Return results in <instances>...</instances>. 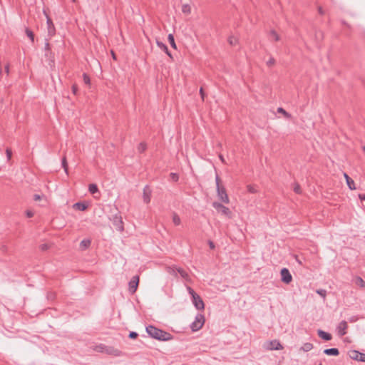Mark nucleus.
<instances>
[{"label":"nucleus","mask_w":365,"mask_h":365,"mask_svg":"<svg viewBox=\"0 0 365 365\" xmlns=\"http://www.w3.org/2000/svg\"><path fill=\"white\" fill-rule=\"evenodd\" d=\"M61 165H62V168H63L64 172L66 173V174L68 175V163H67V160H66V156H63L62 158Z\"/></svg>","instance_id":"5701e85b"},{"label":"nucleus","mask_w":365,"mask_h":365,"mask_svg":"<svg viewBox=\"0 0 365 365\" xmlns=\"http://www.w3.org/2000/svg\"><path fill=\"white\" fill-rule=\"evenodd\" d=\"M317 334H318V336L322 338V339L325 340V341H329L331 339L332 336H331V334L328 333V332H326L322 329H319L317 331Z\"/></svg>","instance_id":"2eb2a0df"},{"label":"nucleus","mask_w":365,"mask_h":365,"mask_svg":"<svg viewBox=\"0 0 365 365\" xmlns=\"http://www.w3.org/2000/svg\"><path fill=\"white\" fill-rule=\"evenodd\" d=\"M192 302L197 309L203 310L205 309V304L199 294L193 295Z\"/></svg>","instance_id":"423d86ee"},{"label":"nucleus","mask_w":365,"mask_h":365,"mask_svg":"<svg viewBox=\"0 0 365 365\" xmlns=\"http://www.w3.org/2000/svg\"><path fill=\"white\" fill-rule=\"evenodd\" d=\"M358 320V318L356 317H352L349 319L350 322H355Z\"/></svg>","instance_id":"09e8293b"},{"label":"nucleus","mask_w":365,"mask_h":365,"mask_svg":"<svg viewBox=\"0 0 365 365\" xmlns=\"http://www.w3.org/2000/svg\"><path fill=\"white\" fill-rule=\"evenodd\" d=\"M107 346L104 345V344H100L98 346H96V350L98 352H101V353H105V349L104 348H106Z\"/></svg>","instance_id":"f704fd0d"},{"label":"nucleus","mask_w":365,"mask_h":365,"mask_svg":"<svg viewBox=\"0 0 365 365\" xmlns=\"http://www.w3.org/2000/svg\"><path fill=\"white\" fill-rule=\"evenodd\" d=\"M281 280L288 284L292 281V276L287 268H282L280 271Z\"/></svg>","instance_id":"39448f33"},{"label":"nucleus","mask_w":365,"mask_h":365,"mask_svg":"<svg viewBox=\"0 0 365 365\" xmlns=\"http://www.w3.org/2000/svg\"><path fill=\"white\" fill-rule=\"evenodd\" d=\"M269 37L271 41H278L280 39L279 36L277 34V32L274 30L270 31Z\"/></svg>","instance_id":"412c9836"},{"label":"nucleus","mask_w":365,"mask_h":365,"mask_svg":"<svg viewBox=\"0 0 365 365\" xmlns=\"http://www.w3.org/2000/svg\"><path fill=\"white\" fill-rule=\"evenodd\" d=\"M173 222L175 225L180 224V218L176 213H174L173 215Z\"/></svg>","instance_id":"c756f323"},{"label":"nucleus","mask_w":365,"mask_h":365,"mask_svg":"<svg viewBox=\"0 0 365 365\" xmlns=\"http://www.w3.org/2000/svg\"><path fill=\"white\" fill-rule=\"evenodd\" d=\"M228 42L231 45V46H235L237 44V39L234 37V36H230L229 38H228Z\"/></svg>","instance_id":"72a5a7b5"},{"label":"nucleus","mask_w":365,"mask_h":365,"mask_svg":"<svg viewBox=\"0 0 365 365\" xmlns=\"http://www.w3.org/2000/svg\"><path fill=\"white\" fill-rule=\"evenodd\" d=\"M187 291L192 298L193 297V295L197 294L190 287H187Z\"/></svg>","instance_id":"ea45409f"},{"label":"nucleus","mask_w":365,"mask_h":365,"mask_svg":"<svg viewBox=\"0 0 365 365\" xmlns=\"http://www.w3.org/2000/svg\"><path fill=\"white\" fill-rule=\"evenodd\" d=\"M295 258H296V261L297 262V263H298L299 264L302 265V261H301L300 259H298V257H297V256H296V257H295Z\"/></svg>","instance_id":"6e6d98bb"},{"label":"nucleus","mask_w":365,"mask_h":365,"mask_svg":"<svg viewBox=\"0 0 365 365\" xmlns=\"http://www.w3.org/2000/svg\"><path fill=\"white\" fill-rule=\"evenodd\" d=\"M344 176L346 179V184L349 187V188L351 190H354L356 189L354 181L346 174L344 173Z\"/></svg>","instance_id":"dca6fc26"},{"label":"nucleus","mask_w":365,"mask_h":365,"mask_svg":"<svg viewBox=\"0 0 365 365\" xmlns=\"http://www.w3.org/2000/svg\"><path fill=\"white\" fill-rule=\"evenodd\" d=\"M200 96H201V97H202V100H204L205 94H204V92H203V89H202V88H200Z\"/></svg>","instance_id":"864d4df0"},{"label":"nucleus","mask_w":365,"mask_h":365,"mask_svg":"<svg viewBox=\"0 0 365 365\" xmlns=\"http://www.w3.org/2000/svg\"><path fill=\"white\" fill-rule=\"evenodd\" d=\"M145 329L146 332L150 337L155 339H158L159 341H169L173 338V336L170 333L165 331L162 329H160L152 325L146 327Z\"/></svg>","instance_id":"f257e3e1"},{"label":"nucleus","mask_w":365,"mask_h":365,"mask_svg":"<svg viewBox=\"0 0 365 365\" xmlns=\"http://www.w3.org/2000/svg\"><path fill=\"white\" fill-rule=\"evenodd\" d=\"M215 182H216V190L218 198L222 201V202L228 204L230 202V199L227 193L225 187L220 184V178L218 175L215 176Z\"/></svg>","instance_id":"f03ea898"},{"label":"nucleus","mask_w":365,"mask_h":365,"mask_svg":"<svg viewBox=\"0 0 365 365\" xmlns=\"http://www.w3.org/2000/svg\"><path fill=\"white\" fill-rule=\"evenodd\" d=\"M350 357L354 360L365 362V354H362L358 351H352Z\"/></svg>","instance_id":"4468645a"},{"label":"nucleus","mask_w":365,"mask_h":365,"mask_svg":"<svg viewBox=\"0 0 365 365\" xmlns=\"http://www.w3.org/2000/svg\"><path fill=\"white\" fill-rule=\"evenodd\" d=\"M220 160H221L222 162H224V158H223V157H222V155H220Z\"/></svg>","instance_id":"13d9d810"},{"label":"nucleus","mask_w":365,"mask_h":365,"mask_svg":"<svg viewBox=\"0 0 365 365\" xmlns=\"http://www.w3.org/2000/svg\"><path fill=\"white\" fill-rule=\"evenodd\" d=\"M348 327L347 322L344 320L341 321L337 326L338 334L340 336H344L346 334V329Z\"/></svg>","instance_id":"ddd939ff"},{"label":"nucleus","mask_w":365,"mask_h":365,"mask_svg":"<svg viewBox=\"0 0 365 365\" xmlns=\"http://www.w3.org/2000/svg\"><path fill=\"white\" fill-rule=\"evenodd\" d=\"M26 215L27 217H32L34 215V212L31 210H26Z\"/></svg>","instance_id":"c03bdc74"},{"label":"nucleus","mask_w":365,"mask_h":365,"mask_svg":"<svg viewBox=\"0 0 365 365\" xmlns=\"http://www.w3.org/2000/svg\"><path fill=\"white\" fill-rule=\"evenodd\" d=\"M91 244V241L89 239H84L80 242V248L82 250H86Z\"/></svg>","instance_id":"6ab92c4d"},{"label":"nucleus","mask_w":365,"mask_h":365,"mask_svg":"<svg viewBox=\"0 0 365 365\" xmlns=\"http://www.w3.org/2000/svg\"><path fill=\"white\" fill-rule=\"evenodd\" d=\"M266 348L268 350H281L283 346L278 340L275 339L268 341Z\"/></svg>","instance_id":"1a4fd4ad"},{"label":"nucleus","mask_w":365,"mask_h":365,"mask_svg":"<svg viewBox=\"0 0 365 365\" xmlns=\"http://www.w3.org/2000/svg\"><path fill=\"white\" fill-rule=\"evenodd\" d=\"M319 365H322V364H319Z\"/></svg>","instance_id":"680f3d73"},{"label":"nucleus","mask_w":365,"mask_h":365,"mask_svg":"<svg viewBox=\"0 0 365 365\" xmlns=\"http://www.w3.org/2000/svg\"><path fill=\"white\" fill-rule=\"evenodd\" d=\"M168 41L170 44V46L173 48H176V43L175 42V39H174V36L172 34H168Z\"/></svg>","instance_id":"cd10ccee"},{"label":"nucleus","mask_w":365,"mask_h":365,"mask_svg":"<svg viewBox=\"0 0 365 365\" xmlns=\"http://www.w3.org/2000/svg\"><path fill=\"white\" fill-rule=\"evenodd\" d=\"M359 197L361 200L365 201V194H359Z\"/></svg>","instance_id":"8fccbe9b"},{"label":"nucleus","mask_w":365,"mask_h":365,"mask_svg":"<svg viewBox=\"0 0 365 365\" xmlns=\"http://www.w3.org/2000/svg\"><path fill=\"white\" fill-rule=\"evenodd\" d=\"M44 48H45L46 51H49L50 50V44H49V42H48V39L46 40Z\"/></svg>","instance_id":"a18cd8bd"},{"label":"nucleus","mask_w":365,"mask_h":365,"mask_svg":"<svg viewBox=\"0 0 365 365\" xmlns=\"http://www.w3.org/2000/svg\"><path fill=\"white\" fill-rule=\"evenodd\" d=\"M274 63H275V60L274 59V58H272H272H270L267 61V65L268 66H272V65H274Z\"/></svg>","instance_id":"58836bf2"},{"label":"nucleus","mask_w":365,"mask_h":365,"mask_svg":"<svg viewBox=\"0 0 365 365\" xmlns=\"http://www.w3.org/2000/svg\"><path fill=\"white\" fill-rule=\"evenodd\" d=\"M146 149L147 145L144 142L140 143L137 147L138 151L140 153H143Z\"/></svg>","instance_id":"c85d7f7f"},{"label":"nucleus","mask_w":365,"mask_h":365,"mask_svg":"<svg viewBox=\"0 0 365 365\" xmlns=\"http://www.w3.org/2000/svg\"><path fill=\"white\" fill-rule=\"evenodd\" d=\"M277 112L282 113L286 118L290 119L292 115L290 113L287 112L284 108L279 107L277 108Z\"/></svg>","instance_id":"a878e982"},{"label":"nucleus","mask_w":365,"mask_h":365,"mask_svg":"<svg viewBox=\"0 0 365 365\" xmlns=\"http://www.w3.org/2000/svg\"><path fill=\"white\" fill-rule=\"evenodd\" d=\"M26 34L31 39L32 42L34 41V33L29 29H26Z\"/></svg>","instance_id":"7c9ffc66"},{"label":"nucleus","mask_w":365,"mask_h":365,"mask_svg":"<svg viewBox=\"0 0 365 365\" xmlns=\"http://www.w3.org/2000/svg\"><path fill=\"white\" fill-rule=\"evenodd\" d=\"M73 207L78 210L84 211L87 209L88 206L84 202H78L73 205Z\"/></svg>","instance_id":"aec40b11"},{"label":"nucleus","mask_w":365,"mask_h":365,"mask_svg":"<svg viewBox=\"0 0 365 365\" xmlns=\"http://www.w3.org/2000/svg\"><path fill=\"white\" fill-rule=\"evenodd\" d=\"M156 43H157V46H158L161 50H163V51H165V53H166L168 56H170V58H172L171 53H170V52L169 51L168 46H167L164 43H163V42H161V41H157Z\"/></svg>","instance_id":"a211bd4d"},{"label":"nucleus","mask_w":365,"mask_h":365,"mask_svg":"<svg viewBox=\"0 0 365 365\" xmlns=\"http://www.w3.org/2000/svg\"><path fill=\"white\" fill-rule=\"evenodd\" d=\"M40 199H41V196L39 195L36 194L34 195V200L35 201L39 200Z\"/></svg>","instance_id":"3c124183"},{"label":"nucleus","mask_w":365,"mask_h":365,"mask_svg":"<svg viewBox=\"0 0 365 365\" xmlns=\"http://www.w3.org/2000/svg\"><path fill=\"white\" fill-rule=\"evenodd\" d=\"M323 352L328 356H338L339 354V349L336 348L326 349Z\"/></svg>","instance_id":"f3484780"},{"label":"nucleus","mask_w":365,"mask_h":365,"mask_svg":"<svg viewBox=\"0 0 365 365\" xmlns=\"http://www.w3.org/2000/svg\"><path fill=\"white\" fill-rule=\"evenodd\" d=\"M247 190H248V191L250 192H252V193H255L256 192V190L253 187H252L251 185H249L247 187Z\"/></svg>","instance_id":"49530a36"},{"label":"nucleus","mask_w":365,"mask_h":365,"mask_svg":"<svg viewBox=\"0 0 365 365\" xmlns=\"http://www.w3.org/2000/svg\"><path fill=\"white\" fill-rule=\"evenodd\" d=\"M182 11L184 14H189L190 13V6L188 4H184L182 8Z\"/></svg>","instance_id":"473e14b6"},{"label":"nucleus","mask_w":365,"mask_h":365,"mask_svg":"<svg viewBox=\"0 0 365 365\" xmlns=\"http://www.w3.org/2000/svg\"><path fill=\"white\" fill-rule=\"evenodd\" d=\"M5 71L7 74H9V65L7 64L6 66H5Z\"/></svg>","instance_id":"5fc2aeb1"},{"label":"nucleus","mask_w":365,"mask_h":365,"mask_svg":"<svg viewBox=\"0 0 365 365\" xmlns=\"http://www.w3.org/2000/svg\"><path fill=\"white\" fill-rule=\"evenodd\" d=\"M176 271L180 274V275L182 277V278H183L186 280L188 279L189 275L185 270H184L183 269H182L180 267H178V268H176Z\"/></svg>","instance_id":"4be33fe9"},{"label":"nucleus","mask_w":365,"mask_h":365,"mask_svg":"<svg viewBox=\"0 0 365 365\" xmlns=\"http://www.w3.org/2000/svg\"><path fill=\"white\" fill-rule=\"evenodd\" d=\"M355 283L356 285L359 286L361 288L365 287V282L361 277H356L355 279Z\"/></svg>","instance_id":"393cba45"},{"label":"nucleus","mask_w":365,"mask_h":365,"mask_svg":"<svg viewBox=\"0 0 365 365\" xmlns=\"http://www.w3.org/2000/svg\"><path fill=\"white\" fill-rule=\"evenodd\" d=\"M208 244H209V246H210V249H214L215 248V244H214L213 242L209 241Z\"/></svg>","instance_id":"603ef678"},{"label":"nucleus","mask_w":365,"mask_h":365,"mask_svg":"<svg viewBox=\"0 0 365 365\" xmlns=\"http://www.w3.org/2000/svg\"><path fill=\"white\" fill-rule=\"evenodd\" d=\"M105 349V354H107L108 355H113L115 356H123V352L119 350L118 349H116L111 346H107Z\"/></svg>","instance_id":"9d476101"},{"label":"nucleus","mask_w":365,"mask_h":365,"mask_svg":"<svg viewBox=\"0 0 365 365\" xmlns=\"http://www.w3.org/2000/svg\"><path fill=\"white\" fill-rule=\"evenodd\" d=\"M138 336V334L137 332H135V331H130L129 333V336H129L130 339H134L137 338Z\"/></svg>","instance_id":"4c0bfd02"},{"label":"nucleus","mask_w":365,"mask_h":365,"mask_svg":"<svg viewBox=\"0 0 365 365\" xmlns=\"http://www.w3.org/2000/svg\"><path fill=\"white\" fill-rule=\"evenodd\" d=\"M205 323V317L202 314H197L195 317V321L191 323L190 329L192 331L200 330Z\"/></svg>","instance_id":"7ed1b4c3"},{"label":"nucleus","mask_w":365,"mask_h":365,"mask_svg":"<svg viewBox=\"0 0 365 365\" xmlns=\"http://www.w3.org/2000/svg\"><path fill=\"white\" fill-rule=\"evenodd\" d=\"M294 191L297 193V194H299L301 193V188H300V186L299 184H295L294 185Z\"/></svg>","instance_id":"e433bc0d"},{"label":"nucleus","mask_w":365,"mask_h":365,"mask_svg":"<svg viewBox=\"0 0 365 365\" xmlns=\"http://www.w3.org/2000/svg\"><path fill=\"white\" fill-rule=\"evenodd\" d=\"M39 247H40L41 250L46 251L48 250V245L47 244H42L40 245Z\"/></svg>","instance_id":"79ce46f5"},{"label":"nucleus","mask_w":365,"mask_h":365,"mask_svg":"<svg viewBox=\"0 0 365 365\" xmlns=\"http://www.w3.org/2000/svg\"><path fill=\"white\" fill-rule=\"evenodd\" d=\"M138 284H139V277L138 275L133 276L128 284H129V291L130 293L133 294L136 292Z\"/></svg>","instance_id":"0eeeda50"},{"label":"nucleus","mask_w":365,"mask_h":365,"mask_svg":"<svg viewBox=\"0 0 365 365\" xmlns=\"http://www.w3.org/2000/svg\"><path fill=\"white\" fill-rule=\"evenodd\" d=\"M319 12L321 14H324V11L322 9V7H319Z\"/></svg>","instance_id":"4d7b16f0"},{"label":"nucleus","mask_w":365,"mask_h":365,"mask_svg":"<svg viewBox=\"0 0 365 365\" xmlns=\"http://www.w3.org/2000/svg\"><path fill=\"white\" fill-rule=\"evenodd\" d=\"M83 81L86 84H90L91 83V79L89 76L86 73L83 74Z\"/></svg>","instance_id":"c9c22d12"},{"label":"nucleus","mask_w":365,"mask_h":365,"mask_svg":"<svg viewBox=\"0 0 365 365\" xmlns=\"http://www.w3.org/2000/svg\"><path fill=\"white\" fill-rule=\"evenodd\" d=\"M73 2L76 1V0H72Z\"/></svg>","instance_id":"052dcab7"},{"label":"nucleus","mask_w":365,"mask_h":365,"mask_svg":"<svg viewBox=\"0 0 365 365\" xmlns=\"http://www.w3.org/2000/svg\"><path fill=\"white\" fill-rule=\"evenodd\" d=\"M88 190L91 194L99 192L98 186L96 184H90L88 186Z\"/></svg>","instance_id":"b1692460"},{"label":"nucleus","mask_w":365,"mask_h":365,"mask_svg":"<svg viewBox=\"0 0 365 365\" xmlns=\"http://www.w3.org/2000/svg\"><path fill=\"white\" fill-rule=\"evenodd\" d=\"M72 93L74 94V95H76L77 93H78V87L76 84H73L72 86Z\"/></svg>","instance_id":"37998d69"},{"label":"nucleus","mask_w":365,"mask_h":365,"mask_svg":"<svg viewBox=\"0 0 365 365\" xmlns=\"http://www.w3.org/2000/svg\"><path fill=\"white\" fill-rule=\"evenodd\" d=\"M152 190L148 185H145L143 188V202L145 204H148L150 202Z\"/></svg>","instance_id":"9b49d317"},{"label":"nucleus","mask_w":365,"mask_h":365,"mask_svg":"<svg viewBox=\"0 0 365 365\" xmlns=\"http://www.w3.org/2000/svg\"><path fill=\"white\" fill-rule=\"evenodd\" d=\"M6 157H7L8 160H9L11 159V155H12L11 150L10 149L7 148L6 150Z\"/></svg>","instance_id":"a19ab883"},{"label":"nucleus","mask_w":365,"mask_h":365,"mask_svg":"<svg viewBox=\"0 0 365 365\" xmlns=\"http://www.w3.org/2000/svg\"><path fill=\"white\" fill-rule=\"evenodd\" d=\"M46 24H47L48 36H49V38H51L56 34V29H55V26H54V24H53L52 20L48 16H47Z\"/></svg>","instance_id":"f8f14e48"},{"label":"nucleus","mask_w":365,"mask_h":365,"mask_svg":"<svg viewBox=\"0 0 365 365\" xmlns=\"http://www.w3.org/2000/svg\"><path fill=\"white\" fill-rule=\"evenodd\" d=\"M212 207L222 215L227 216L228 217H231L230 210L228 207L223 205L222 203L218 202H213Z\"/></svg>","instance_id":"20e7f679"},{"label":"nucleus","mask_w":365,"mask_h":365,"mask_svg":"<svg viewBox=\"0 0 365 365\" xmlns=\"http://www.w3.org/2000/svg\"><path fill=\"white\" fill-rule=\"evenodd\" d=\"M316 292L320 295L322 297H323L324 299H325L326 296H327V291L325 289H317L316 291Z\"/></svg>","instance_id":"2f4dec72"},{"label":"nucleus","mask_w":365,"mask_h":365,"mask_svg":"<svg viewBox=\"0 0 365 365\" xmlns=\"http://www.w3.org/2000/svg\"><path fill=\"white\" fill-rule=\"evenodd\" d=\"M171 176H172L173 180H174L175 181H177L178 180V176L177 174L171 173Z\"/></svg>","instance_id":"de8ad7c7"},{"label":"nucleus","mask_w":365,"mask_h":365,"mask_svg":"<svg viewBox=\"0 0 365 365\" xmlns=\"http://www.w3.org/2000/svg\"><path fill=\"white\" fill-rule=\"evenodd\" d=\"M113 223L117 230H118L119 232L123 231V222L122 220V217L120 216H118V215H114L113 219Z\"/></svg>","instance_id":"6e6552de"},{"label":"nucleus","mask_w":365,"mask_h":365,"mask_svg":"<svg viewBox=\"0 0 365 365\" xmlns=\"http://www.w3.org/2000/svg\"><path fill=\"white\" fill-rule=\"evenodd\" d=\"M363 150L365 152V146L363 147Z\"/></svg>","instance_id":"bf43d9fd"},{"label":"nucleus","mask_w":365,"mask_h":365,"mask_svg":"<svg viewBox=\"0 0 365 365\" xmlns=\"http://www.w3.org/2000/svg\"><path fill=\"white\" fill-rule=\"evenodd\" d=\"M313 349V344L309 342L304 343L301 349L304 351H309Z\"/></svg>","instance_id":"bb28decb"}]
</instances>
